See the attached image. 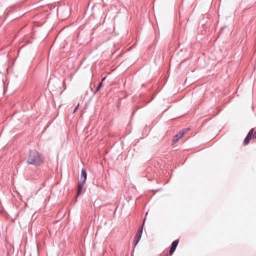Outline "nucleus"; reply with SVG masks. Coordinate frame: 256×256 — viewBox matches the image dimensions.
I'll list each match as a JSON object with an SVG mask.
<instances>
[{
	"label": "nucleus",
	"instance_id": "nucleus-7",
	"mask_svg": "<svg viewBox=\"0 0 256 256\" xmlns=\"http://www.w3.org/2000/svg\"><path fill=\"white\" fill-rule=\"evenodd\" d=\"M87 178L86 172L85 169L82 168L81 171L80 180L86 182Z\"/></svg>",
	"mask_w": 256,
	"mask_h": 256
},
{
	"label": "nucleus",
	"instance_id": "nucleus-10",
	"mask_svg": "<svg viewBox=\"0 0 256 256\" xmlns=\"http://www.w3.org/2000/svg\"><path fill=\"white\" fill-rule=\"evenodd\" d=\"M253 138H256V132L252 134Z\"/></svg>",
	"mask_w": 256,
	"mask_h": 256
},
{
	"label": "nucleus",
	"instance_id": "nucleus-1",
	"mask_svg": "<svg viewBox=\"0 0 256 256\" xmlns=\"http://www.w3.org/2000/svg\"><path fill=\"white\" fill-rule=\"evenodd\" d=\"M26 162L28 165L39 166L44 162V158L42 154L36 150H30Z\"/></svg>",
	"mask_w": 256,
	"mask_h": 256
},
{
	"label": "nucleus",
	"instance_id": "nucleus-6",
	"mask_svg": "<svg viewBox=\"0 0 256 256\" xmlns=\"http://www.w3.org/2000/svg\"><path fill=\"white\" fill-rule=\"evenodd\" d=\"M85 182L84 181L80 180V182H79L78 186V190H77V196H78L79 195H80L82 193V188L84 186Z\"/></svg>",
	"mask_w": 256,
	"mask_h": 256
},
{
	"label": "nucleus",
	"instance_id": "nucleus-4",
	"mask_svg": "<svg viewBox=\"0 0 256 256\" xmlns=\"http://www.w3.org/2000/svg\"><path fill=\"white\" fill-rule=\"evenodd\" d=\"M142 230H143V226L138 230V234L136 236V240L135 243H134V248H135L136 245L138 244V242L140 241V239L141 238V236H142Z\"/></svg>",
	"mask_w": 256,
	"mask_h": 256
},
{
	"label": "nucleus",
	"instance_id": "nucleus-8",
	"mask_svg": "<svg viewBox=\"0 0 256 256\" xmlns=\"http://www.w3.org/2000/svg\"><path fill=\"white\" fill-rule=\"evenodd\" d=\"M102 82H100L98 84V86L96 87V90H95V91H94V94L96 93V92H97L100 90V89L101 88V87H102Z\"/></svg>",
	"mask_w": 256,
	"mask_h": 256
},
{
	"label": "nucleus",
	"instance_id": "nucleus-3",
	"mask_svg": "<svg viewBox=\"0 0 256 256\" xmlns=\"http://www.w3.org/2000/svg\"><path fill=\"white\" fill-rule=\"evenodd\" d=\"M178 242H179L178 240H176L172 242L171 244L170 250V255L172 254L175 251V250L178 246Z\"/></svg>",
	"mask_w": 256,
	"mask_h": 256
},
{
	"label": "nucleus",
	"instance_id": "nucleus-13",
	"mask_svg": "<svg viewBox=\"0 0 256 256\" xmlns=\"http://www.w3.org/2000/svg\"><path fill=\"white\" fill-rule=\"evenodd\" d=\"M145 220H146V218L144 220V222H145Z\"/></svg>",
	"mask_w": 256,
	"mask_h": 256
},
{
	"label": "nucleus",
	"instance_id": "nucleus-5",
	"mask_svg": "<svg viewBox=\"0 0 256 256\" xmlns=\"http://www.w3.org/2000/svg\"><path fill=\"white\" fill-rule=\"evenodd\" d=\"M184 134V131H180L178 133L176 136H174L173 138V142H177L180 138H181Z\"/></svg>",
	"mask_w": 256,
	"mask_h": 256
},
{
	"label": "nucleus",
	"instance_id": "nucleus-11",
	"mask_svg": "<svg viewBox=\"0 0 256 256\" xmlns=\"http://www.w3.org/2000/svg\"><path fill=\"white\" fill-rule=\"evenodd\" d=\"M190 130V128H185L184 129V130H182V131H184V133L187 132L188 130Z\"/></svg>",
	"mask_w": 256,
	"mask_h": 256
},
{
	"label": "nucleus",
	"instance_id": "nucleus-9",
	"mask_svg": "<svg viewBox=\"0 0 256 256\" xmlns=\"http://www.w3.org/2000/svg\"><path fill=\"white\" fill-rule=\"evenodd\" d=\"M78 106H79V104H78V105L76 106V108H74V112H74H74H75L78 110Z\"/></svg>",
	"mask_w": 256,
	"mask_h": 256
},
{
	"label": "nucleus",
	"instance_id": "nucleus-2",
	"mask_svg": "<svg viewBox=\"0 0 256 256\" xmlns=\"http://www.w3.org/2000/svg\"><path fill=\"white\" fill-rule=\"evenodd\" d=\"M254 130V129L252 128L248 132V134L246 136V137L244 141V146L247 145L249 143L250 140L252 137Z\"/></svg>",
	"mask_w": 256,
	"mask_h": 256
},
{
	"label": "nucleus",
	"instance_id": "nucleus-12",
	"mask_svg": "<svg viewBox=\"0 0 256 256\" xmlns=\"http://www.w3.org/2000/svg\"><path fill=\"white\" fill-rule=\"evenodd\" d=\"M106 78V76H105V77H104V78H103L102 79L101 82H103V81H104V80H105Z\"/></svg>",
	"mask_w": 256,
	"mask_h": 256
}]
</instances>
